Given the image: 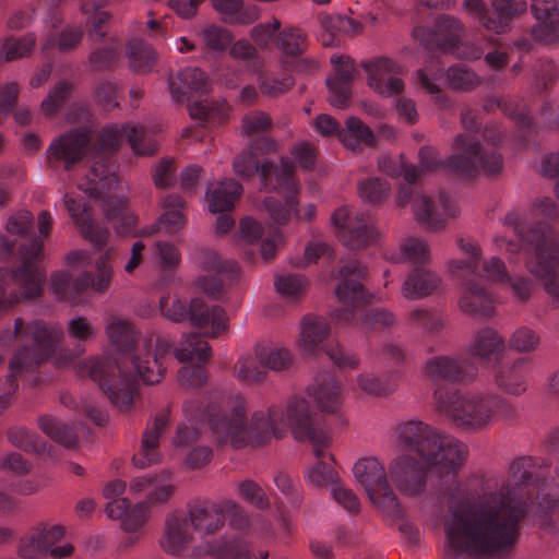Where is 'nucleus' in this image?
<instances>
[{"mask_svg": "<svg viewBox=\"0 0 559 559\" xmlns=\"http://www.w3.org/2000/svg\"><path fill=\"white\" fill-rule=\"evenodd\" d=\"M64 206L73 223L79 227L81 237L91 242L93 248L102 251L108 243L110 231L107 227L96 224L92 217V206L81 202L69 194L63 198Z\"/></svg>", "mask_w": 559, "mask_h": 559, "instance_id": "nucleus-11", "label": "nucleus"}, {"mask_svg": "<svg viewBox=\"0 0 559 559\" xmlns=\"http://www.w3.org/2000/svg\"><path fill=\"white\" fill-rule=\"evenodd\" d=\"M274 285L282 297L299 299L307 287V280L299 274L276 275Z\"/></svg>", "mask_w": 559, "mask_h": 559, "instance_id": "nucleus-53", "label": "nucleus"}, {"mask_svg": "<svg viewBox=\"0 0 559 559\" xmlns=\"http://www.w3.org/2000/svg\"><path fill=\"white\" fill-rule=\"evenodd\" d=\"M418 165L424 174L435 173L441 169L445 175L468 177L475 170L474 164L465 155L460 153L441 159L439 151L431 145H424L418 151Z\"/></svg>", "mask_w": 559, "mask_h": 559, "instance_id": "nucleus-14", "label": "nucleus"}, {"mask_svg": "<svg viewBox=\"0 0 559 559\" xmlns=\"http://www.w3.org/2000/svg\"><path fill=\"white\" fill-rule=\"evenodd\" d=\"M72 90L73 84L69 81H60L53 85L40 104V110L46 118L56 117L69 99Z\"/></svg>", "mask_w": 559, "mask_h": 559, "instance_id": "nucleus-51", "label": "nucleus"}, {"mask_svg": "<svg viewBox=\"0 0 559 559\" xmlns=\"http://www.w3.org/2000/svg\"><path fill=\"white\" fill-rule=\"evenodd\" d=\"M436 31L441 38L440 51L454 52L459 48L463 24L461 21L449 14H441L436 19Z\"/></svg>", "mask_w": 559, "mask_h": 559, "instance_id": "nucleus-40", "label": "nucleus"}, {"mask_svg": "<svg viewBox=\"0 0 559 559\" xmlns=\"http://www.w3.org/2000/svg\"><path fill=\"white\" fill-rule=\"evenodd\" d=\"M255 357L263 368L273 371L288 370L294 362L290 352L285 348L258 345L255 347Z\"/></svg>", "mask_w": 559, "mask_h": 559, "instance_id": "nucleus-48", "label": "nucleus"}, {"mask_svg": "<svg viewBox=\"0 0 559 559\" xmlns=\"http://www.w3.org/2000/svg\"><path fill=\"white\" fill-rule=\"evenodd\" d=\"M178 79L192 93L203 95L211 92V81L200 68H186L178 72Z\"/></svg>", "mask_w": 559, "mask_h": 559, "instance_id": "nucleus-54", "label": "nucleus"}, {"mask_svg": "<svg viewBox=\"0 0 559 559\" xmlns=\"http://www.w3.org/2000/svg\"><path fill=\"white\" fill-rule=\"evenodd\" d=\"M10 275L19 283L23 299L32 300L43 295L46 282L45 270H28L25 273L11 270Z\"/></svg>", "mask_w": 559, "mask_h": 559, "instance_id": "nucleus-43", "label": "nucleus"}, {"mask_svg": "<svg viewBox=\"0 0 559 559\" xmlns=\"http://www.w3.org/2000/svg\"><path fill=\"white\" fill-rule=\"evenodd\" d=\"M526 361V358H519L511 366L501 367L495 373L498 386L509 394L520 395L524 393L526 385L521 368Z\"/></svg>", "mask_w": 559, "mask_h": 559, "instance_id": "nucleus-38", "label": "nucleus"}, {"mask_svg": "<svg viewBox=\"0 0 559 559\" xmlns=\"http://www.w3.org/2000/svg\"><path fill=\"white\" fill-rule=\"evenodd\" d=\"M433 395L437 411L457 428L479 429L496 416H514V408L498 395L462 396L457 390L448 388H439Z\"/></svg>", "mask_w": 559, "mask_h": 559, "instance_id": "nucleus-4", "label": "nucleus"}, {"mask_svg": "<svg viewBox=\"0 0 559 559\" xmlns=\"http://www.w3.org/2000/svg\"><path fill=\"white\" fill-rule=\"evenodd\" d=\"M189 520L181 516L178 510L169 513L165 520V534L160 540L162 548L171 555L181 554L186 546L193 539L187 531Z\"/></svg>", "mask_w": 559, "mask_h": 559, "instance_id": "nucleus-23", "label": "nucleus"}, {"mask_svg": "<svg viewBox=\"0 0 559 559\" xmlns=\"http://www.w3.org/2000/svg\"><path fill=\"white\" fill-rule=\"evenodd\" d=\"M206 420L217 441L224 442L229 438L234 448L245 445V406H235L230 416L221 412H207Z\"/></svg>", "mask_w": 559, "mask_h": 559, "instance_id": "nucleus-15", "label": "nucleus"}, {"mask_svg": "<svg viewBox=\"0 0 559 559\" xmlns=\"http://www.w3.org/2000/svg\"><path fill=\"white\" fill-rule=\"evenodd\" d=\"M307 392L314 399L322 413L338 414L342 406V393L332 373L326 371L318 373L314 383L308 386Z\"/></svg>", "mask_w": 559, "mask_h": 559, "instance_id": "nucleus-20", "label": "nucleus"}, {"mask_svg": "<svg viewBox=\"0 0 559 559\" xmlns=\"http://www.w3.org/2000/svg\"><path fill=\"white\" fill-rule=\"evenodd\" d=\"M66 535V527L61 524H55L47 528L39 525L36 533L32 535V544L36 545L37 551L48 552L53 544L61 540Z\"/></svg>", "mask_w": 559, "mask_h": 559, "instance_id": "nucleus-57", "label": "nucleus"}, {"mask_svg": "<svg viewBox=\"0 0 559 559\" xmlns=\"http://www.w3.org/2000/svg\"><path fill=\"white\" fill-rule=\"evenodd\" d=\"M287 420L294 437L299 441L324 442L326 431L320 428L305 399H295L287 405Z\"/></svg>", "mask_w": 559, "mask_h": 559, "instance_id": "nucleus-17", "label": "nucleus"}, {"mask_svg": "<svg viewBox=\"0 0 559 559\" xmlns=\"http://www.w3.org/2000/svg\"><path fill=\"white\" fill-rule=\"evenodd\" d=\"M449 85L456 91H471L479 85L478 76L465 66H452L445 72Z\"/></svg>", "mask_w": 559, "mask_h": 559, "instance_id": "nucleus-55", "label": "nucleus"}, {"mask_svg": "<svg viewBox=\"0 0 559 559\" xmlns=\"http://www.w3.org/2000/svg\"><path fill=\"white\" fill-rule=\"evenodd\" d=\"M368 498L385 515L397 520L405 516V511L388 480L376 488Z\"/></svg>", "mask_w": 559, "mask_h": 559, "instance_id": "nucleus-41", "label": "nucleus"}, {"mask_svg": "<svg viewBox=\"0 0 559 559\" xmlns=\"http://www.w3.org/2000/svg\"><path fill=\"white\" fill-rule=\"evenodd\" d=\"M34 215L28 210H20L11 215L5 224V230L11 236H19L25 238L33 235Z\"/></svg>", "mask_w": 559, "mask_h": 559, "instance_id": "nucleus-63", "label": "nucleus"}, {"mask_svg": "<svg viewBox=\"0 0 559 559\" xmlns=\"http://www.w3.org/2000/svg\"><path fill=\"white\" fill-rule=\"evenodd\" d=\"M531 12L536 23L531 37L544 46L559 45V2H532Z\"/></svg>", "mask_w": 559, "mask_h": 559, "instance_id": "nucleus-16", "label": "nucleus"}, {"mask_svg": "<svg viewBox=\"0 0 559 559\" xmlns=\"http://www.w3.org/2000/svg\"><path fill=\"white\" fill-rule=\"evenodd\" d=\"M367 266L358 261H350L338 270L342 280L335 287V295L345 306L356 302L370 304L373 295L361 283L367 277Z\"/></svg>", "mask_w": 559, "mask_h": 559, "instance_id": "nucleus-12", "label": "nucleus"}, {"mask_svg": "<svg viewBox=\"0 0 559 559\" xmlns=\"http://www.w3.org/2000/svg\"><path fill=\"white\" fill-rule=\"evenodd\" d=\"M186 515L194 531H203L206 535L215 534L225 524L224 509L212 501L188 503Z\"/></svg>", "mask_w": 559, "mask_h": 559, "instance_id": "nucleus-21", "label": "nucleus"}, {"mask_svg": "<svg viewBox=\"0 0 559 559\" xmlns=\"http://www.w3.org/2000/svg\"><path fill=\"white\" fill-rule=\"evenodd\" d=\"M23 354L20 353L16 358H11L9 362V373L4 378H0V411L9 408L14 400L15 393L19 389L17 377L21 374L34 371L37 367H28L21 365L20 359H23ZM4 362L0 356V366Z\"/></svg>", "mask_w": 559, "mask_h": 559, "instance_id": "nucleus-31", "label": "nucleus"}, {"mask_svg": "<svg viewBox=\"0 0 559 559\" xmlns=\"http://www.w3.org/2000/svg\"><path fill=\"white\" fill-rule=\"evenodd\" d=\"M540 343L539 335L527 326H521L513 332L509 340V347L519 353L534 352Z\"/></svg>", "mask_w": 559, "mask_h": 559, "instance_id": "nucleus-60", "label": "nucleus"}, {"mask_svg": "<svg viewBox=\"0 0 559 559\" xmlns=\"http://www.w3.org/2000/svg\"><path fill=\"white\" fill-rule=\"evenodd\" d=\"M150 518V504L147 501L135 503L126 511L121 521V528L128 533L139 531Z\"/></svg>", "mask_w": 559, "mask_h": 559, "instance_id": "nucleus-59", "label": "nucleus"}, {"mask_svg": "<svg viewBox=\"0 0 559 559\" xmlns=\"http://www.w3.org/2000/svg\"><path fill=\"white\" fill-rule=\"evenodd\" d=\"M361 68L368 73L367 84L373 91L384 94V90L382 88V76L380 72L384 73H402V67L386 57H377L371 60H364L360 62Z\"/></svg>", "mask_w": 559, "mask_h": 559, "instance_id": "nucleus-39", "label": "nucleus"}, {"mask_svg": "<svg viewBox=\"0 0 559 559\" xmlns=\"http://www.w3.org/2000/svg\"><path fill=\"white\" fill-rule=\"evenodd\" d=\"M277 47L282 50V58H298L308 48L307 35L297 27H288L277 35Z\"/></svg>", "mask_w": 559, "mask_h": 559, "instance_id": "nucleus-44", "label": "nucleus"}, {"mask_svg": "<svg viewBox=\"0 0 559 559\" xmlns=\"http://www.w3.org/2000/svg\"><path fill=\"white\" fill-rule=\"evenodd\" d=\"M263 204L271 218L278 225H286L290 221L292 211L299 218V200L295 194L286 195L284 203L274 197H266Z\"/></svg>", "mask_w": 559, "mask_h": 559, "instance_id": "nucleus-46", "label": "nucleus"}, {"mask_svg": "<svg viewBox=\"0 0 559 559\" xmlns=\"http://www.w3.org/2000/svg\"><path fill=\"white\" fill-rule=\"evenodd\" d=\"M413 213L416 222L430 231L445 228L447 221L436 212L435 201L427 195H417L413 202Z\"/></svg>", "mask_w": 559, "mask_h": 559, "instance_id": "nucleus-35", "label": "nucleus"}, {"mask_svg": "<svg viewBox=\"0 0 559 559\" xmlns=\"http://www.w3.org/2000/svg\"><path fill=\"white\" fill-rule=\"evenodd\" d=\"M550 463L534 456H520L510 465V475L518 486H534L539 488L546 478L534 472L537 467H549Z\"/></svg>", "mask_w": 559, "mask_h": 559, "instance_id": "nucleus-28", "label": "nucleus"}, {"mask_svg": "<svg viewBox=\"0 0 559 559\" xmlns=\"http://www.w3.org/2000/svg\"><path fill=\"white\" fill-rule=\"evenodd\" d=\"M546 223L525 224L518 237L534 249L527 262L530 273L536 277L554 302L559 304V243L548 236Z\"/></svg>", "mask_w": 559, "mask_h": 559, "instance_id": "nucleus-6", "label": "nucleus"}, {"mask_svg": "<svg viewBox=\"0 0 559 559\" xmlns=\"http://www.w3.org/2000/svg\"><path fill=\"white\" fill-rule=\"evenodd\" d=\"M340 142L353 150L359 143H364L368 147H376L378 144L371 128L355 116L346 119L345 128L340 134Z\"/></svg>", "mask_w": 559, "mask_h": 559, "instance_id": "nucleus-34", "label": "nucleus"}, {"mask_svg": "<svg viewBox=\"0 0 559 559\" xmlns=\"http://www.w3.org/2000/svg\"><path fill=\"white\" fill-rule=\"evenodd\" d=\"M283 412L276 406H271L267 414L255 412L252 415L249 429L245 428V444L247 439L255 445L265 444L272 437L281 439L284 436L283 429L277 427V421H282Z\"/></svg>", "mask_w": 559, "mask_h": 559, "instance_id": "nucleus-19", "label": "nucleus"}, {"mask_svg": "<svg viewBox=\"0 0 559 559\" xmlns=\"http://www.w3.org/2000/svg\"><path fill=\"white\" fill-rule=\"evenodd\" d=\"M90 378L99 384L111 405L121 412L132 407L138 376L143 383H159L166 373L164 361L147 354L143 359L138 356L106 357L88 366Z\"/></svg>", "mask_w": 559, "mask_h": 559, "instance_id": "nucleus-2", "label": "nucleus"}, {"mask_svg": "<svg viewBox=\"0 0 559 559\" xmlns=\"http://www.w3.org/2000/svg\"><path fill=\"white\" fill-rule=\"evenodd\" d=\"M209 372L203 365L183 366L178 372L179 384L186 389H199L207 383Z\"/></svg>", "mask_w": 559, "mask_h": 559, "instance_id": "nucleus-64", "label": "nucleus"}, {"mask_svg": "<svg viewBox=\"0 0 559 559\" xmlns=\"http://www.w3.org/2000/svg\"><path fill=\"white\" fill-rule=\"evenodd\" d=\"M390 183L386 180L379 178H368L359 181L357 191L360 199L372 205H380L384 203L390 194Z\"/></svg>", "mask_w": 559, "mask_h": 559, "instance_id": "nucleus-52", "label": "nucleus"}, {"mask_svg": "<svg viewBox=\"0 0 559 559\" xmlns=\"http://www.w3.org/2000/svg\"><path fill=\"white\" fill-rule=\"evenodd\" d=\"M200 266L203 271L227 275L231 282L237 283L240 277V266L236 260H222L217 252L206 250L200 258Z\"/></svg>", "mask_w": 559, "mask_h": 559, "instance_id": "nucleus-47", "label": "nucleus"}, {"mask_svg": "<svg viewBox=\"0 0 559 559\" xmlns=\"http://www.w3.org/2000/svg\"><path fill=\"white\" fill-rule=\"evenodd\" d=\"M239 495L259 510H267L271 502L262 487L252 479H246L238 485Z\"/></svg>", "mask_w": 559, "mask_h": 559, "instance_id": "nucleus-58", "label": "nucleus"}, {"mask_svg": "<svg viewBox=\"0 0 559 559\" xmlns=\"http://www.w3.org/2000/svg\"><path fill=\"white\" fill-rule=\"evenodd\" d=\"M399 437L409 451L416 452L417 455H430V460L443 455L450 447L461 450L463 459L467 457L468 451L464 443L442 439L421 421L406 423L401 427Z\"/></svg>", "mask_w": 559, "mask_h": 559, "instance_id": "nucleus-8", "label": "nucleus"}, {"mask_svg": "<svg viewBox=\"0 0 559 559\" xmlns=\"http://www.w3.org/2000/svg\"><path fill=\"white\" fill-rule=\"evenodd\" d=\"M106 332L111 344L119 352L117 357L129 356L128 354L136 347V332L130 322L114 321L107 326Z\"/></svg>", "mask_w": 559, "mask_h": 559, "instance_id": "nucleus-37", "label": "nucleus"}, {"mask_svg": "<svg viewBox=\"0 0 559 559\" xmlns=\"http://www.w3.org/2000/svg\"><path fill=\"white\" fill-rule=\"evenodd\" d=\"M206 554L215 559H252L248 544L237 537L210 545Z\"/></svg>", "mask_w": 559, "mask_h": 559, "instance_id": "nucleus-49", "label": "nucleus"}, {"mask_svg": "<svg viewBox=\"0 0 559 559\" xmlns=\"http://www.w3.org/2000/svg\"><path fill=\"white\" fill-rule=\"evenodd\" d=\"M39 429L56 443L67 448L75 449L79 437L75 429L51 415H43L37 419Z\"/></svg>", "mask_w": 559, "mask_h": 559, "instance_id": "nucleus-33", "label": "nucleus"}, {"mask_svg": "<svg viewBox=\"0 0 559 559\" xmlns=\"http://www.w3.org/2000/svg\"><path fill=\"white\" fill-rule=\"evenodd\" d=\"M20 265L14 267L15 272L25 273L28 270H43L39 263L44 259V241L33 234L29 240L17 247Z\"/></svg>", "mask_w": 559, "mask_h": 559, "instance_id": "nucleus-42", "label": "nucleus"}, {"mask_svg": "<svg viewBox=\"0 0 559 559\" xmlns=\"http://www.w3.org/2000/svg\"><path fill=\"white\" fill-rule=\"evenodd\" d=\"M330 324L322 318L307 314L302 319L301 346L312 353L330 334Z\"/></svg>", "mask_w": 559, "mask_h": 559, "instance_id": "nucleus-36", "label": "nucleus"}, {"mask_svg": "<svg viewBox=\"0 0 559 559\" xmlns=\"http://www.w3.org/2000/svg\"><path fill=\"white\" fill-rule=\"evenodd\" d=\"M7 437L12 445L27 453L43 454L47 451V442L25 427L10 428Z\"/></svg>", "mask_w": 559, "mask_h": 559, "instance_id": "nucleus-45", "label": "nucleus"}, {"mask_svg": "<svg viewBox=\"0 0 559 559\" xmlns=\"http://www.w3.org/2000/svg\"><path fill=\"white\" fill-rule=\"evenodd\" d=\"M119 185L120 178L117 173H114L99 180L87 179L86 185H79L78 188L95 201L103 202L104 217L111 222L126 202H129V198L126 195L112 194L119 188Z\"/></svg>", "mask_w": 559, "mask_h": 559, "instance_id": "nucleus-13", "label": "nucleus"}, {"mask_svg": "<svg viewBox=\"0 0 559 559\" xmlns=\"http://www.w3.org/2000/svg\"><path fill=\"white\" fill-rule=\"evenodd\" d=\"M441 284V278L433 272L423 267H414L403 284V296L407 299H419L431 295Z\"/></svg>", "mask_w": 559, "mask_h": 559, "instance_id": "nucleus-26", "label": "nucleus"}, {"mask_svg": "<svg viewBox=\"0 0 559 559\" xmlns=\"http://www.w3.org/2000/svg\"><path fill=\"white\" fill-rule=\"evenodd\" d=\"M506 349V343L499 333L486 328L480 330L474 340L472 354L486 361H500Z\"/></svg>", "mask_w": 559, "mask_h": 559, "instance_id": "nucleus-30", "label": "nucleus"}, {"mask_svg": "<svg viewBox=\"0 0 559 559\" xmlns=\"http://www.w3.org/2000/svg\"><path fill=\"white\" fill-rule=\"evenodd\" d=\"M379 234L377 229L367 224H360L356 227H349L341 235L344 246L352 250L368 248L377 241Z\"/></svg>", "mask_w": 559, "mask_h": 559, "instance_id": "nucleus-50", "label": "nucleus"}, {"mask_svg": "<svg viewBox=\"0 0 559 559\" xmlns=\"http://www.w3.org/2000/svg\"><path fill=\"white\" fill-rule=\"evenodd\" d=\"M527 2H463L464 10L487 31L503 34L512 20L527 10Z\"/></svg>", "mask_w": 559, "mask_h": 559, "instance_id": "nucleus-9", "label": "nucleus"}, {"mask_svg": "<svg viewBox=\"0 0 559 559\" xmlns=\"http://www.w3.org/2000/svg\"><path fill=\"white\" fill-rule=\"evenodd\" d=\"M468 367L469 364L466 360L459 361L449 356H436L426 361L424 372L433 382L455 383L463 382L468 378Z\"/></svg>", "mask_w": 559, "mask_h": 559, "instance_id": "nucleus-22", "label": "nucleus"}, {"mask_svg": "<svg viewBox=\"0 0 559 559\" xmlns=\"http://www.w3.org/2000/svg\"><path fill=\"white\" fill-rule=\"evenodd\" d=\"M559 506V500L551 495H544L537 503L535 516L538 519L539 527L549 533H557V526L554 523L551 515Z\"/></svg>", "mask_w": 559, "mask_h": 559, "instance_id": "nucleus-62", "label": "nucleus"}, {"mask_svg": "<svg viewBox=\"0 0 559 559\" xmlns=\"http://www.w3.org/2000/svg\"><path fill=\"white\" fill-rule=\"evenodd\" d=\"M123 130L117 124H107L100 129L94 142L91 141V131L75 128L55 139L48 150L46 164L55 168L60 164L64 170L70 171L85 157L91 159L99 155L114 156L122 145Z\"/></svg>", "mask_w": 559, "mask_h": 559, "instance_id": "nucleus-3", "label": "nucleus"}, {"mask_svg": "<svg viewBox=\"0 0 559 559\" xmlns=\"http://www.w3.org/2000/svg\"><path fill=\"white\" fill-rule=\"evenodd\" d=\"M526 514V502L513 501L510 493L492 501L460 500L445 523L443 559H459L463 554L476 558L509 555Z\"/></svg>", "mask_w": 559, "mask_h": 559, "instance_id": "nucleus-1", "label": "nucleus"}, {"mask_svg": "<svg viewBox=\"0 0 559 559\" xmlns=\"http://www.w3.org/2000/svg\"><path fill=\"white\" fill-rule=\"evenodd\" d=\"M212 4L225 24H252L261 14L260 8L252 2H212Z\"/></svg>", "mask_w": 559, "mask_h": 559, "instance_id": "nucleus-27", "label": "nucleus"}, {"mask_svg": "<svg viewBox=\"0 0 559 559\" xmlns=\"http://www.w3.org/2000/svg\"><path fill=\"white\" fill-rule=\"evenodd\" d=\"M187 320L193 328L202 329L212 325V337L218 336L228 329L229 318L225 309L215 305L209 308L202 298H192L189 302Z\"/></svg>", "mask_w": 559, "mask_h": 559, "instance_id": "nucleus-18", "label": "nucleus"}, {"mask_svg": "<svg viewBox=\"0 0 559 559\" xmlns=\"http://www.w3.org/2000/svg\"><path fill=\"white\" fill-rule=\"evenodd\" d=\"M356 480L362 485L367 496L388 480L384 466L376 457H365L353 467Z\"/></svg>", "mask_w": 559, "mask_h": 559, "instance_id": "nucleus-32", "label": "nucleus"}, {"mask_svg": "<svg viewBox=\"0 0 559 559\" xmlns=\"http://www.w3.org/2000/svg\"><path fill=\"white\" fill-rule=\"evenodd\" d=\"M242 192V186L235 179H224L216 187L210 183L205 192L209 211L213 214L230 212Z\"/></svg>", "mask_w": 559, "mask_h": 559, "instance_id": "nucleus-24", "label": "nucleus"}, {"mask_svg": "<svg viewBox=\"0 0 559 559\" xmlns=\"http://www.w3.org/2000/svg\"><path fill=\"white\" fill-rule=\"evenodd\" d=\"M465 286L466 292L460 300L462 311L473 317H492L496 308L490 294L473 281L466 282Z\"/></svg>", "mask_w": 559, "mask_h": 559, "instance_id": "nucleus-25", "label": "nucleus"}, {"mask_svg": "<svg viewBox=\"0 0 559 559\" xmlns=\"http://www.w3.org/2000/svg\"><path fill=\"white\" fill-rule=\"evenodd\" d=\"M36 45V38L27 34L17 39H8L3 45L4 60L7 62L24 58L33 51Z\"/></svg>", "mask_w": 559, "mask_h": 559, "instance_id": "nucleus-61", "label": "nucleus"}, {"mask_svg": "<svg viewBox=\"0 0 559 559\" xmlns=\"http://www.w3.org/2000/svg\"><path fill=\"white\" fill-rule=\"evenodd\" d=\"M126 55L130 69L136 74L151 73L158 60L153 46L141 38H132L127 43Z\"/></svg>", "mask_w": 559, "mask_h": 559, "instance_id": "nucleus-29", "label": "nucleus"}, {"mask_svg": "<svg viewBox=\"0 0 559 559\" xmlns=\"http://www.w3.org/2000/svg\"><path fill=\"white\" fill-rule=\"evenodd\" d=\"M119 62V52L116 47L104 46L90 53L88 63L94 72L111 71Z\"/></svg>", "mask_w": 559, "mask_h": 559, "instance_id": "nucleus-56", "label": "nucleus"}, {"mask_svg": "<svg viewBox=\"0 0 559 559\" xmlns=\"http://www.w3.org/2000/svg\"><path fill=\"white\" fill-rule=\"evenodd\" d=\"M418 456L403 454L389 465L391 480L401 492L409 497H417L425 490L429 472L440 479L444 476L454 478L466 461L455 447L448 448L443 455L431 460L430 455Z\"/></svg>", "mask_w": 559, "mask_h": 559, "instance_id": "nucleus-5", "label": "nucleus"}, {"mask_svg": "<svg viewBox=\"0 0 559 559\" xmlns=\"http://www.w3.org/2000/svg\"><path fill=\"white\" fill-rule=\"evenodd\" d=\"M17 338L23 343H32L31 346L21 345L15 350L12 358H16L20 353L24 356L23 359H20L21 365L39 367L47 362L56 352L52 334L43 320L25 323L23 318H16L13 329L0 330V346H11Z\"/></svg>", "mask_w": 559, "mask_h": 559, "instance_id": "nucleus-7", "label": "nucleus"}, {"mask_svg": "<svg viewBox=\"0 0 559 559\" xmlns=\"http://www.w3.org/2000/svg\"><path fill=\"white\" fill-rule=\"evenodd\" d=\"M453 148L461 151V155H465L474 164L475 170L468 177H460L462 180H472L476 178L480 171L487 177H496L502 173L503 157L496 151H487L483 148L481 143L469 134H457Z\"/></svg>", "mask_w": 559, "mask_h": 559, "instance_id": "nucleus-10", "label": "nucleus"}]
</instances>
